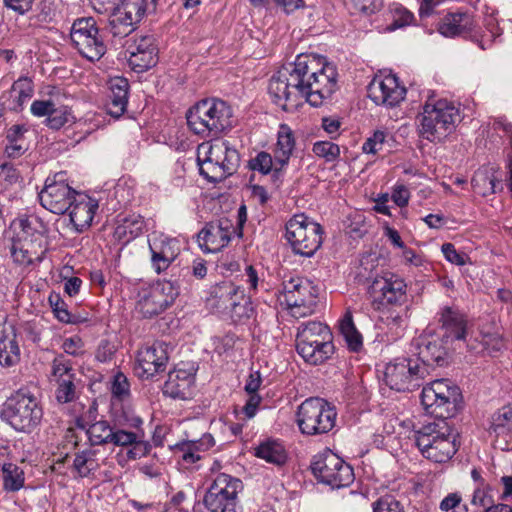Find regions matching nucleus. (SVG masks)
Masks as SVG:
<instances>
[{"label":"nucleus","instance_id":"f257e3e1","mask_svg":"<svg viewBox=\"0 0 512 512\" xmlns=\"http://www.w3.org/2000/svg\"><path fill=\"white\" fill-rule=\"evenodd\" d=\"M336 67L315 54H300L289 68L280 70L269 81L273 102L285 111L303 103L319 107L337 89Z\"/></svg>","mask_w":512,"mask_h":512},{"label":"nucleus","instance_id":"f03ea898","mask_svg":"<svg viewBox=\"0 0 512 512\" xmlns=\"http://www.w3.org/2000/svg\"><path fill=\"white\" fill-rule=\"evenodd\" d=\"M368 293L374 310L379 313V321L390 329L401 328L406 317L407 284L392 273L376 277L369 286Z\"/></svg>","mask_w":512,"mask_h":512},{"label":"nucleus","instance_id":"7ed1b4c3","mask_svg":"<svg viewBox=\"0 0 512 512\" xmlns=\"http://www.w3.org/2000/svg\"><path fill=\"white\" fill-rule=\"evenodd\" d=\"M419 135L430 142H442L461 122L460 109L446 99L430 97L417 116Z\"/></svg>","mask_w":512,"mask_h":512},{"label":"nucleus","instance_id":"20e7f679","mask_svg":"<svg viewBox=\"0 0 512 512\" xmlns=\"http://www.w3.org/2000/svg\"><path fill=\"white\" fill-rule=\"evenodd\" d=\"M232 109L223 100L203 99L193 105L186 113L190 130L203 137L213 138L232 127Z\"/></svg>","mask_w":512,"mask_h":512},{"label":"nucleus","instance_id":"39448f33","mask_svg":"<svg viewBox=\"0 0 512 512\" xmlns=\"http://www.w3.org/2000/svg\"><path fill=\"white\" fill-rule=\"evenodd\" d=\"M414 441L422 455L436 463L452 458L457 451L456 434L450 423L434 420L414 433Z\"/></svg>","mask_w":512,"mask_h":512},{"label":"nucleus","instance_id":"423d86ee","mask_svg":"<svg viewBox=\"0 0 512 512\" xmlns=\"http://www.w3.org/2000/svg\"><path fill=\"white\" fill-rule=\"evenodd\" d=\"M296 350L305 362L322 364L334 353L330 328L320 321L301 323L297 328Z\"/></svg>","mask_w":512,"mask_h":512},{"label":"nucleus","instance_id":"0eeeda50","mask_svg":"<svg viewBox=\"0 0 512 512\" xmlns=\"http://www.w3.org/2000/svg\"><path fill=\"white\" fill-rule=\"evenodd\" d=\"M462 402L460 388L448 379H437L425 385L421 392V403L425 412L436 420L454 417Z\"/></svg>","mask_w":512,"mask_h":512},{"label":"nucleus","instance_id":"6e6552de","mask_svg":"<svg viewBox=\"0 0 512 512\" xmlns=\"http://www.w3.org/2000/svg\"><path fill=\"white\" fill-rule=\"evenodd\" d=\"M336 417L335 407L319 397H311L303 401L296 413L299 430L307 436L328 433L335 426Z\"/></svg>","mask_w":512,"mask_h":512},{"label":"nucleus","instance_id":"1a4fd4ad","mask_svg":"<svg viewBox=\"0 0 512 512\" xmlns=\"http://www.w3.org/2000/svg\"><path fill=\"white\" fill-rule=\"evenodd\" d=\"M285 237L294 253L310 257L322 244L323 229L305 214H295L286 223Z\"/></svg>","mask_w":512,"mask_h":512},{"label":"nucleus","instance_id":"9d476101","mask_svg":"<svg viewBox=\"0 0 512 512\" xmlns=\"http://www.w3.org/2000/svg\"><path fill=\"white\" fill-rule=\"evenodd\" d=\"M240 156L236 149L229 146L227 141H217L211 144L206 158H198L199 171L210 182H219L232 175L238 168Z\"/></svg>","mask_w":512,"mask_h":512},{"label":"nucleus","instance_id":"9b49d317","mask_svg":"<svg viewBox=\"0 0 512 512\" xmlns=\"http://www.w3.org/2000/svg\"><path fill=\"white\" fill-rule=\"evenodd\" d=\"M42 408L37 399L29 394L17 392L4 404L2 417L17 431L30 432L40 422Z\"/></svg>","mask_w":512,"mask_h":512},{"label":"nucleus","instance_id":"f8f14e48","mask_svg":"<svg viewBox=\"0 0 512 512\" xmlns=\"http://www.w3.org/2000/svg\"><path fill=\"white\" fill-rule=\"evenodd\" d=\"M242 481L228 474L215 477L203 498L204 512H237Z\"/></svg>","mask_w":512,"mask_h":512},{"label":"nucleus","instance_id":"ddd939ff","mask_svg":"<svg viewBox=\"0 0 512 512\" xmlns=\"http://www.w3.org/2000/svg\"><path fill=\"white\" fill-rule=\"evenodd\" d=\"M70 38L74 48L89 61H98L106 53V44L92 17L76 19L70 30Z\"/></svg>","mask_w":512,"mask_h":512},{"label":"nucleus","instance_id":"4468645a","mask_svg":"<svg viewBox=\"0 0 512 512\" xmlns=\"http://www.w3.org/2000/svg\"><path fill=\"white\" fill-rule=\"evenodd\" d=\"M311 471L318 481L332 488L346 487L354 481L353 468L331 451L315 455Z\"/></svg>","mask_w":512,"mask_h":512},{"label":"nucleus","instance_id":"2eb2a0df","mask_svg":"<svg viewBox=\"0 0 512 512\" xmlns=\"http://www.w3.org/2000/svg\"><path fill=\"white\" fill-rule=\"evenodd\" d=\"M283 297L291 315L302 318L315 312L318 289L306 278L292 277L283 282Z\"/></svg>","mask_w":512,"mask_h":512},{"label":"nucleus","instance_id":"dca6fc26","mask_svg":"<svg viewBox=\"0 0 512 512\" xmlns=\"http://www.w3.org/2000/svg\"><path fill=\"white\" fill-rule=\"evenodd\" d=\"M178 294V287L171 281H157L139 291L136 311L145 318H151L172 305Z\"/></svg>","mask_w":512,"mask_h":512},{"label":"nucleus","instance_id":"f3484780","mask_svg":"<svg viewBox=\"0 0 512 512\" xmlns=\"http://www.w3.org/2000/svg\"><path fill=\"white\" fill-rule=\"evenodd\" d=\"M66 99L67 97L59 89L54 88V92H49L48 99L33 101L31 113L36 117H46V125L58 130L75 121L71 108L63 101Z\"/></svg>","mask_w":512,"mask_h":512},{"label":"nucleus","instance_id":"a211bd4d","mask_svg":"<svg viewBox=\"0 0 512 512\" xmlns=\"http://www.w3.org/2000/svg\"><path fill=\"white\" fill-rule=\"evenodd\" d=\"M428 375L427 368L421 367L418 360L397 359L386 366L385 382L396 391H410L419 386V380Z\"/></svg>","mask_w":512,"mask_h":512},{"label":"nucleus","instance_id":"6ab92c4d","mask_svg":"<svg viewBox=\"0 0 512 512\" xmlns=\"http://www.w3.org/2000/svg\"><path fill=\"white\" fill-rule=\"evenodd\" d=\"M78 194L65 181V173L60 172L48 177L39 193L41 205L54 214H64Z\"/></svg>","mask_w":512,"mask_h":512},{"label":"nucleus","instance_id":"aec40b11","mask_svg":"<svg viewBox=\"0 0 512 512\" xmlns=\"http://www.w3.org/2000/svg\"><path fill=\"white\" fill-rule=\"evenodd\" d=\"M157 0H121L111 11L109 24L112 33L117 35L127 34L131 27L139 23L149 10H155Z\"/></svg>","mask_w":512,"mask_h":512},{"label":"nucleus","instance_id":"412c9836","mask_svg":"<svg viewBox=\"0 0 512 512\" xmlns=\"http://www.w3.org/2000/svg\"><path fill=\"white\" fill-rule=\"evenodd\" d=\"M234 232L232 221L222 218L216 222L207 223L198 233L197 241L204 252L216 253L228 245Z\"/></svg>","mask_w":512,"mask_h":512},{"label":"nucleus","instance_id":"4be33fe9","mask_svg":"<svg viewBox=\"0 0 512 512\" xmlns=\"http://www.w3.org/2000/svg\"><path fill=\"white\" fill-rule=\"evenodd\" d=\"M406 89L401 86L395 75L375 78L368 86V96L377 105L394 107L405 97Z\"/></svg>","mask_w":512,"mask_h":512},{"label":"nucleus","instance_id":"5701e85b","mask_svg":"<svg viewBox=\"0 0 512 512\" xmlns=\"http://www.w3.org/2000/svg\"><path fill=\"white\" fill-rule=\"evenodd\" d=\"M168 359L167 345L163 342L142 348L137 354L136 373L145 379L153 377L165 371Z\"/></svg>","mask_w":512,"mask_h":512},{"label":"nucleus","instance_id":"b1692460","mask_svg":"<svg viewBox=\"0 0 512 512\" xmlns=\"http://www.w3.org/2000/svg\"><path fill=\"white\" fill-rule=\"evenodd\" d=\"M128 63L135 72H144L155 66L158 60V49L155 38L147 35L136 39L129 45Z\"/></svg>","mask_w":512,"mask_h":512},{"label":"nucleus","instance_id":"393cba45","mask_svg":"<svg viewBox=\"0 0 512 512\" xmlns=\"http://www.w3.org/2000/svg\"><path fill=\"white\" fill-rule=\"evenodd\" d=\"M151 265L157 274L166 271L180 253L179 241L168 237H155L149 242Z\"/></svg>","mask_w":512,"mask_h":512},{"label":"nucleus","instance_id":"a878e982","mask_svg":"<svg viewBox=\"0 0 512 512\" xmlns=\"http://www.w3.org/2000/svg\"><path fill=\"white\" fill-rule=\"evenodd\" d=\"M42 242V234H37L34 239H28L27 237L14 238L10 248L14 262L22 266L41 262L45 254Z\"/></svg>","mask_w":512,"mask_h":512},{"label":"nucleus","instance_id":"bb28decb","mask_svg":"<svg viewBox=\"0 0 512 512\" xmlns=\"http://www.w3.org/2000/svg\"><path fill=\"white\" fill-rule=\"evenodd\" d=\"M124 421L118 420L119 425H115L113 436L110 443L116 446L140 445L144 441V432L141 429L143 421L135 415H123Z\"/></svg>","mask_w":512,"mask_h":512},{"label":"nucleus","instance_id":"cd10ccee","mask_svg":"<svg viewBox=\"0 0 512 512\" xmlns=\"http://www.w3.org/2000/svg\"><path fill=\"white\" fill-rule=\"evenodd\" d=\"M444 339L439 337L423 338L418 343V363L421 367H442L448 364V352Z\"/></svg>","mask_w":512,"mask_h":512},{"label":"nucleus","instance_id":"c85d7f7f","mask_svg":"<svg viewBox=\"0 0 512 512\" xmlns=\"http://www.w3.org/2000/svg\"><path fill=\"white\" fill-rule=\"evenodd\" d=\"M98 208V203L87 195L78 193L69 209L70 222L76 232H83L90 227Z\"/></svg>","mask_w":512,"mask_h":512},{"label":"nucleus","instance_id":"c756f323","mask_svg":"<svg viewBox=\"0 0 512 512\" xmlns=\"http://www.w3.org/2000/svg\"><path fill=\"white\" fill-rule=\"evenodd\" d=\"M194 375L184 369L170 371L164 383L163 393L173 399L185 400L191 397Z\"/></svg>","mask_w":512,"mask_h":512},{"label":"nucleus","instance_id":"7c9ffc66","mask_svg":"<svg viewBox=\"0 0 512 512\" xmlns=\"http://www.w3.org/2000/svg\"><path fill=\"white\" fill-rule=\"evenodd\" d=\"M20 356V346L13 326L0 323V365L14 366L19 363Z\"/></svg>","mask_w":512,"mask_h":512},{"label":"nucleus","instance_id":"2f4dec72","mask_svg":"<svg viewBox=\"0 0 512 512\" xmlns=\"http://www.w3.org/2000/svg\"><path fill=\"white\" fill-rule=\"evenodd\" d=\"M474 27V21L468 13H449L438 24V31L444 37L466 36Z\"/></svg>","mask_w":512,"mask_h":512},{"label":"nucleus","instance_id":"473e14b6","mask_svg":"<svg viewBox=\"0 0 512 512\" xmlns=\"http://www.w3.org/2000/svg\"><path fill=\"white\" fill-rule=\"evenodd\" d=\"M109 101L106 105L107 113L118 119L124 114L128 104L129 83L123 77H114L110 80Z\"/></svg>","mask_w":512,"mask_h":512},{"label":"nucleus","instance_id":"72a5a7b5","mask_svg":"<svg viewBox=\"0 0 512 512\" xmlns=\"http://www.w3.org/2000/svg\"><path fill=\"white\" fill-rule=\"evenodd\" d=\"M294 147L295 139L292 130L286 124L280 125L277 143L273 150L276 174H279L288 165Z\"/></svg>","mask_w":512,"mask_h":512},{"label":"nucleus","instance_id":"f704fd0d","mask_svg":"<svg viewBox=\"0 0 512 512\" xmlns=\"http://www.w3.org/2000/svg\"><path fill=\"white\" fill-rule=\"evenodd\" d=\"M440 321L445 330L443 339L447 342L450 340H463L466 335V320L464 316L450 307L443 309Z\"/></svg>","mask_w":512,"mask_h":512},{"label":"nucleus","instance_id":"c9c22d12","mask_svg":"<svg viewBox=\"0 0 512 512\" xmlns=\"http://www.w3.org/2000/svg\"><path fill=\"white\" fill-rule=\"evenodd\" d=\"M494 438H506L512 434V405H505L494 412L487 429Z\"/></svg>","mask_w":512,"mask_h":512},{"label":"nucleus","instance_id":"e433bc0d","mask_svg":"<svg viewBox=\"0 0 512 512\" xmlns=\"http://www.w3.org/2000/svg\"><path fill=\"white\" fill-rule=\"evenodd\" d=\"M255 455L268 463L281 466L287 460L284 446L276 440H266L255 448Z\"/></svg>","mask_w":512,"mask_h":512},{"label":"nucleus","instance_id":"4c0bfd02","mask_svg":"<svg viewBox=\"0 0 512 512\" xmlns=\"http://www.w3.org/2000/svg\"><path fill=\"white\" fill-rule=\"evenodd\" d=\"M49 305L56 319L65 324H80L87 321V318L68 311L67 304L60 294L52 292L48 297Z\"/></svg>","mask_w":512,"mask_h":512},{"label":"nucleus","instance_id":"58836bf2","mask_svg":"<svg viewBox=\"0 0 512 512\" xmlns=\"http://www.w3.org/2000/svg\"><path fill=\"white\" fill-rule=\"evenodd\" d=\"M3 489L6 492H17L24 487V470L17 464L7 462L2 465Z\"/></svg>","mask_w":512,"mask_h":512},{"label":"nucleus","instance_id":"ea45409f","mask_svg":"<svg viewBox=\"0 0 512 512\" xmlns=\"http://www.w3.org/2000/svg\"><path fill=\"white\" fill-rule=\"evenodd\" d=\"M340 332L351 351L357 352L363 346V338L354 325L351 312L347 311L339 323Z\"/></svg>","mask_w":512,"mask_h":512},{"label":"nucleus","instance_id":"a19ab883","mask_svg":"<svg viewBox=\"0 0 512 512\" xmlns=\"http://www.w3.org/2000/svg\"><path fill=\"white\" fill-rule=\"evenodd\" d=\"M471 183L474 190L483 196L494 194L497 187L501 188L500 180L488 170L476 172Z\"/></svg>","mask_w":512,"mask_h":512},{"label":"nucleus","instance_id":"79ce46f5","mask_svg":"<svg viewBox=\"0 0 512 512\" xmlns=\"http://www.w3.org/2000/svg\"><path fill=\"white\" fill-rule=\"evenodd\" d=\"M113 429L105 420L96 421L89 425L87 435L92 445H103L110 443L113 436Z\"/></svg>","mask_w":512,"mask_h":512},{"label":"nucleus","instance_id":"37998d69","mask_svg":"<svg viewBox=\"0 0 512 512\" xmlns=\"http://www.w3.org/2000/svg\"><path fill=\"white\" fill-rule=\"evenodd\" d=\"M97 466L95 453L91 450L76 454L73 461V467L80 477L89 476L92 471L97 469Z\"/></svg>","mask_w":512,"mask_h":512},{"label":"nucleus","instance_id":"c03bdc74","mask_svg":"<svg viewBox=\"0 0 512 512\" xmlns=\"http://www.w3.org/2000/svg\"><path fill=\"white\" fill-rule=\"evenodd\" d=\"M248 167L264 175L275 172V159L267 152L261 151L248 161Z\"/></svg>","mask_w":512,"mask_h":512},{"label":"nucleus","instance_id":"a18cd8bd","mask_svg":"<svg viewBox=\"0 0 512 512\" xmlns=\"http://www.w3.org/2000/svg\"><path fill=\"white\" fill-rule=\"evenodd\" d=\"M312 151L326 162H334L340 156V147L331 141H317L314 143Z\"/></svg>","mask_w":512,"mask_h":512},{"label":"nucleus","instance_id":"49530a36","mask_svg":"<svg viewBox=\"0 0 512 512\" xmlns=\"http://www.w3.org/2000/svg\"><path fill=\"white\" fill-rule=\"evenodd\" d=\"M55 397L56 400L62 404L74 401L77 398L75 377L58 382Z\"/></svg>","mask_w":512,"mask_h":512},{"label":"nucleus","instance_id":"de8ad7c7","mask_svg":"<svg viewBox=\"0 0 512 512\" xmlns=\"http://www.w3.org/2000/svg\"><path fill=\"white\" fill-rule=\"evenodd\" d=\"M111 393L113 398L119 401H124L130 396V384L128 378L122 372H117L113 376Z\"/></svg>","mask_w":512,"mask_h":512},{"label":"nucleus","instance_id":"09e8293b","mask_svg":"<svg viewBox=\"0 0 512 512\" xmlns=\"http://www.w3.org/2000/svg\"><path fill=\"white\" fill-rule=\"evenodd\" d=\"M144 219L140 215H130L123 220L121 226L118 227V232L129 234V238H135L143 232Z\"/></svg>","mask_w":512,"mask_h":512},{"label":"nucleus","instance_id":"8fccbe9b","mask_svg":"<svg viewBox=\"0 0 512 512\" xmlns=\"http://www.w3.org/2000/svg\"><path fill=\"white\" fill-rule=\"evenodd\" d=\"M52 376L58 383L62 380L72 379L75 377L69 361L65 360L63 356L56 357L52 363Z\"/></svg>","mask_w":512,"mask_h":512},{"label":"nucleus","instance_id":"3c124183","mask_svg":"<svg viewBox=\"0 0 512 512\" xmlns=\"http://www.w3.org/2000/svg\"><path fill=\"white\" fill-rule=\"evenodd\" d=\"M12 91L17 94L18 102L22 105L32 98L34 94V85L30 78L22 77L14 82Z\"/></svg>","mask_w":512,"mask_h":512},{"label":"nucleus","instance_id":"603ef678","mask_svg":"<svg viewBox=\"0 0 512 512\" xmlns=\"http://www.w3.org/2000/svg\"><path fill=\"white\" fill-rule=\"evenodd\" d=\"M349 3L351 9L364 15L375 14L383 7V0H349Z\"/></svg>","mask_w":512,"mask_h":512},{"label":"nucleus","instance_id":"864d4df0","mask_svg":"<svg viewBox=\"0 0 512 512\" xmlns=\"http://www.w3.org/2000/svg\"><path fill=\"white\" fill-rule=\"evenodd\" d=\"M373 512H404L402 505L392 496H385L373 503Z\"/></svg>","mask_w":512,"mask_h":512},{"label":"nucleus","instance_id":"5fc2aeb1","mask_svg":"<svg viewBox=\"0 0 512 512\" xmlns=\"http://www.w3.org/2000/svg\"><path fill=\"white\" fill-rule=\"evenodd\" d=\"M441 250L445 259L450 263L458 266H463L467 263L468 256L465 253H459L452 243H444Z\"/></svg>","mask_w":512,"mask_h":512},{"label":"nucleus","instance_id":"6e6d98bb","mask_svg":"<svg viewBox=\"0 0 512 512\" xmlns=\"http://www.w3.org/2000/svg\"><path fill=\"white\" fill-rule=\"evenodd\" d=\"M19 180L18 171L9 164L0 165V183L3 185V191Z\"/></svg>","mask_w":512,"mask_h":512},{"label":"nucleus","instance_id":"4d7b16f0","mask_svg":"<svg viewBox=\"0 0 512 512\" xmlns=\"http://www.w3.org/2000/svg\"><path fill=\"white\" fill-rule=\"evenodd\" d=\"M385 142V133L376 131L372 137L368 138L362 147L365 153L376 154L381 151Z\"/></svg>","mask_w":512,"mask_h":512},{"label":"nucleus","instance_id":"13d9d810","mask_svg":"<svg viewBox=\"0 0 512 512\" xmlns=\"http://www.w3.org/2000/svg\"><path fill=\"white\" fill-rule=\"evenodd\" d=\"M393 14L394 20L392 26L395 29L410 25L414 20L413 13L403 6L395 7Z\"/></svg>","mask_w":512,"mask_h":512},{"label":"nucleus","instance_id":"bf43d9fd","mask_svg":"<svg viewBox=\"0 0 512 512\" xmlns=\"http://www.w3.org/2000/svg\"><path fill=\"white\" fill-rule=\"evenodd\" d=\"M481 343L483 345V350L487 351L491 355L499 352L504 347V341L498 334L483 335Z\"/></svg>","mask_w":512,"mask_h":512},{"label":"nucleus","instance_id":"052dcab7","mask_svg":"<svg viewBox=\"0 0 512 512\" xmlns=\"http://www.w3.org/2000/svg\"><path fill=\"white\" fill-rule=\"evenodd\" d=\"M39 221L36 217L21 219L19 221L20 231L17 233L16 237H27L28 239L36 238L37 234H41L37 231L35 224H38Z\"/></svg>","mask_w":512,"mask_h":512},{"label":"nucleus","instance_id":"680f3d73","mask_svg":"<svg viewBox=\"0 0 512 512\" xmlns=\"http://www.w3.org/2000/svg\"><path fill=\"white\" fill-rule=\"evenodd\" d=\"M116 352V346L109 340H102L96 351V359L100 362L111 360Z\"/></svg>","mask_w":512,"mask_h":512},{"label":"nucleus","instance_id":"e2e57ef3","mask_svg":"<svg viewBox=\"0 0 512 512\" xmlns=\"http://www.w3.org/2000/svg\"><path fill=\"white\" fill-rule=\"evenodd\" d=\"M471 504L474 506L488 508L492 504V498L488 495L485 486H478L473 493Z\"/></svg>","mask_w":512,"mask_h":512},{"label":"nucleus","instance_id":"0e129e2a","mask_svg":"<svg viewBox=\"0 0 512 512\" xmlns=\"http://www.w3.org/2000/svg\"><path fill=\"white\" fill-rule=\"evenodd\" d=\"M4 6L19 15H24L32 9L34 0H3Z\"/></svg>","mask_w":512,"mask_h":512},{"label":"nucleus","instance_id":"69168bd1","mask_svg":"<svg viewBox=\"0 0 512 512\" xmlns=\"http://www.w3.org/2000/svg\"><path fill=\"white\" fill-rule=\"evenodd\" d=\"M461 501L462 498L458 493H450L440 502V509L444 512L461 510Z\"/></svg>","mask_w":512,"mask_h":512},{"label":"nucleus","instance_id":"338daca9","mask_svg":"<svg viewBox=\"0 0 512 512\" xmlns=\"http://www.w3.org/2000/svg\"><path fill=\"white\" fill-rule=\"evenodd\" d=\"M62 348L69 355H79L83 351V342L80 337L73 336L63 341Z\"/></svg>","mask_w":512,"mask_h":512},{"label":"nucleus","instance_id":"774afa93","mask_svg":"<svg viewBox=\"0 0 512 512\" xmlns=\"http://www.w3.org/2000/svg\"><path fill=\"white\" fill-rule=\"evenodd\" d=\"M391 198L397 206L404 207L408 204L410 192L406 186L402 184L396 185L393 189Z\"/></svg>","mask_w":512,"mask_h":512}]
</instances>
